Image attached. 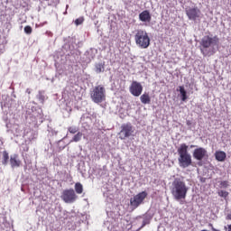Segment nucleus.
I'll list each match as a JSON object with an SVG mask.
<instances>
[{
    "instance_id": "obj_1",
    "label": "nucleus",
    "mask_w": 231,
    "mask_h": 231,
    "mask_svg": "<svg viewBox=\"0 0 231 231\" xmlns=\"http://www.w3.org/2000/svg\"><path fill=\"white\" fill-rule=\"evenodd\" d=\"M219 48L217 36H204L200 41V51L204 57H212Z\"/></svg>"
},
{
    "instance_id": "obj_2",
    "label": "nucleus",
    "mask_w": 231,
    "mask_h": 231,
    "mask_svg": "<svg viewBox=\"0 0 231 231\" xmlns=\"http://www.w3.org/2000/svg\"><path fill=\"white\" fill-rule=\"evenodd\" d=\"M171 192L173 196V199L176 201H180V199H185L187 198V192H189V187L187 184L180 179H175L171 187Z\"/></svg>"
},
{
    "instance_id": "obj_3",
    "label": "nucleus",
    "mask_w": 231,
    "mask_h": 231,
    "mask_svg": "<svg viewBox=\"0 0 231 231\" xmlns=\"http://www.w3.org/2000/svg\"><path fill=\"white\" fill-rule=\"evenodd\" d=\"M179 154L178 162L180 167L182 169H187V167H190L192 165V155L189 153V145L182 143L177 150Z\"/></svg>"
},
{
    "instance_id": "obj_4",
    "label": "nucleus",
    "mask_w": 231,
    "mask_h": 231,
    "mask_svg": "<svg viewBox=\"0 0 231 231\" xmlns=\"http://www.w3.org/2000/svg\"><path fill=\"white\" fill-rule=\"evenodd\" d=\"M134 42L138 48L141 50H147L151 46V38L144 30H137L134 35Z\"/></svg>"
},
{
    "instance_id": "obj_5",
    "label": "nucleus",
    "mask_w": 231,
    "mask_h": 231,
    "mask_svg": "<svg viewBox=\"0 0 231 231\" xmlns=\"http://www.w3.org/2000/svg\"><path fill=\"white\" fill-rule=\"evenodd\" d=\"M90 97L95 104H102L106 100V88L97 86L90 92Z\"/></svg>"
},
{
    "instance_id": "obj_6",
    "label": "nucleus",
    "mask_w": 231,
    "mask_h": 231,
    "mask_svg": "<svg viewBox=\"0 0 231 231\" xmlns=\"http://www.w3.org/2000/svg\"><path fill=\"white\" fill-rule=\"evenodd\" d=\"M147 196V191H143L136 194L135 196L130 199L131 207H133V208H138V207H140V205H142L143 201H145Z\"/></svg>"
},
{
    "instance_id": "obj_7",
    "label": "nucleus",
    "mask_w": 231,
    "mask_h": 231,
    "mask_svg": "<svg viewBox=\"0 0 231 231\" xmlns=\"http://www.w3.org/2000/svg\"><path fill=\"white\" fill-rule=\"evenodd\" d=\"M130 136H134V129L131 125H123L121 126V131L119 132L120 140H125V138H129Z\"/></svg>"
},
{
    "instance_id": "obj_8",
    "label": "nucleus",
    "mask_w": 231,
    "mask_h": 231,
    "mask_svg": "<svg viewBox=\"0 0 231 231\" xmlns=\"http://www.w3.org/2000/svg\"><path fill=\"white\" fill-rule=\"evenodd\" d=\"M78 198L73 189H65L61 194V199L64 200L65 203H75Z\"/></svg>"
},
{
    "instance_id": "obj_9",
    "label": "nucleus",
    "mask_w": 231,
    "mask_h": 231,
    "mask_svg": "<svg viewBox=\"0 0 231 231\" xmlns=\"http://www.w3.org/2000/svg\"><path fill=\"white\" fill-rule=\"evenodd\" d=\"M186 14L189 21H197V19H200L202 16L201 10L198 7H189L186 9Z\"/></svg>"
},
{
    "instance_id": "obj_10",
    "label": "nucleus",
    "mask_w": 231,
    "mask_h": 231,
    "mask_svg": "<svg viewBox=\"0 0 231 231\" xmlns=\"http://www.w3.org/2000/svg\"><path fill=\"white\" fill-rule=\"evenodd\" d=\"M129 91L133 97H140V95H142V91H143V87L142 86V83L133 81L129 87Z\"/></svg>"
},
{
    "instance_id": "obj_11",
    "label": "nucleus",
    "mask_w": 231,
    "mask_h": 231,
    "mask_svg": "<svg viewBox=\"0 0 231 231\" xmlns=\"http://www.w3.org/2000/svg\"><path fill=\"white\" fill-rule=\"evenodd\" d=\"M207 156H208L207 149L203 147L197 148L193 152V158L199 162H201V160L207 158Z\"/></svg>"
},
{
    "instance_id": "obj_12",
    "label": "nucleus",
    "mask_w": 231,
    "mask_h": 231,
    "mask_svg": "<svg viewBox=\"0 0 231 231\" xmlns=\"http://www.w3.org/2000/svg\"><path fill=\"white\" fill-rule=\"evenodd\" d=\"M139 19L140 21H142V23H151V13H149V11L145 10L143 11L140 14H139Z\"/></svg>"
},
{
    "instance_id": "obj_13",
    "label": "nucleus",
    "mask_w": 231,
    "mask_h": 231,
    "mask_svg": "<svg viewBox=\"0 0 231 231\" xmlns=\"http://www.w3.org/2000/svg\"><path fill=\"white\" fill-rule=\"evenodd\" d=\"M10 164L11 167L14 169L15 167H20L21 166V161L17 158V155H11L10 158Z\"/></svg>"
},
{
    "instance_id": "obj_14",
    "label": "nucleus",
    "mask_w": 231,
    "mask_h": 231,
    "mask_svg": "<svg viewBox=\"0 0 231 231\" xmlns=\"http://www.w3.org/2000/svg\"><path fill=\"white\" fill-rule=\"evenodd\" d=\"M215 157L217 162H225V160H226V153L223 151H218L216 152Z\"/></svg>"
},
{
    "instance_id": "obj_15",
    "label": "nucleus",
    "mask_w": 231,
    "mask_h": 231,
    "mask_svg": "<svg viewBox=\"0 0 231 231\" xmlns=\"http://www.w3.org/2000/svg\"><path fill=\"white\" fill-rule=\"evenodd\" d=\"M105 66H106L105 62L96 63V65H95L96 73H104V71L106 70Z\"/></svg>"
},
{
    "instance_id": "obj_16",
    "label": "nucleus",
    "mask_w": 231,
    "mask_h": 231,
    "mask_svg": "<svg viewBox=\"0 0 231 231\" xmlns=\"http://www.w3.org/2000/svg\"><path fill=\"white\" fill-rule=\"evenodd\" d=\"M140 100H141L142 104H151V97L149 96L148 93H143L140 97Z\"/></svg>"
},
{
    "instance_id": "obj_17",
    "label": "nucleus",
    "mask_w": 231,
    "mask_h": 231,
    "mask_svg": "<svg viewBox=\"0 0 231 231\" xmlns=\"http://www.w3.org/2000/svg\"><path fill=\"white\" fill-rule=\"evenodd\" d=\"M179 89L181 95V100L185 102V100H187V91L185 90L184 87H179Z\"/></svg>"
},
{
    "instance_id": "obj_18",
    "label": "nucleus",
    "mask_w": 231,
    "mask_h": 231,
    "mask_svg": "<svg viewBox=\"0 0 231 231\" xmlns=\"http://www.w3.org/2000/svg\"><path fill=\"white\" fill-rule=\"evenodd\" d=\"M8 160H10V156L8 155V152H3V165H8Z\"/></svg>"
},
{
    "instance_id": "obj_19",
    "label": "nucleus",
    "mask_w": 231,
    "mask_h": 231,
    "mask_svg": "<svg viewBox=\"0 0 231 231\" xmlns=\"http://www.w3.org/2000/svg\"><path fill=\"white\" fill-rule=\"evenodd\" d=\"M83 134L82 132H78L77 134H75L70 142H80L82 140Z\"/></svg>"
},
{
    "instance_id": "obj_20",
    "label": "nucleus",
    "mask_w": 231,
    "mask_h": 231,
    "mask_svg": "<svg viewBox=\"0 0 231 231\" xmlns=\"http://www.w3.org/2000/svg\"><path fill=\"white\" fill-rule=\"evenodd\" d=\"M75 191L77 194H82L84 192V188L79 182L75 184Z\"/></svg>"
},
{
    "instance_id": "obj_21",
    "label": "nucleus",
    "mask_w": 231,
    "mask_h": 231,
    "mask_svg": "<svg viewBox=\"0 0 231 231\" xmlns=\"http://www.w3.org/2000/svg\"><path fill=\"white\" fill-rule=\"evenodd\" d=\"M68 131H69V133H70V134H75L76 133L79 132V127H77V126H69L68 128Z\"/></svg>"
},
{
    "instance_id": "obj_22",
    "label": "nucleus",
    "mask_w": 231,
    "mask_h": 231,
    "mask_svg": "<svg viewBox=\"0 0 231 231\" xmlns=\"http://www.w3.org/2000/svg\"><path fill=\"white\" fill-rule=\"evenodd\" d=\"M37 98H38V100L41 104H44L45 97H44V94L42 92H39V94L37 95Z\"/></svg>"
},
{
    "instance_id": "obj_23",
    "label": "nucleus",
    "mask_w": 231,
    "mask_h": 231,
    "mask_svg": "<svg viewBox=\"0 0 231 231\" xmlns=\"http://www.w3.org/2000/svg\"><path fill=\"white\" fill-rule=\"evenodd\" d=\"M218 196H220V198H228V192L226 190H219Z\"/></svg>"
},
{
    "instance_id": "obj_24",
    "label": "nucleus",
    "mask_w": 231,
    "mask_h": 231,
    "mask_svg": "<svg viewBox=\"0 0 231 231\" xmlns=\"http://www.w3.org/2000/svg\"><path fill=\"white\" fill-rule=\"evenodd\" d=\"M220 188H221V189H226V188H228V181H226V180L221 181V182H220Z\"/></svg>"
},
{
    "instance_id": "obj_25",
    "label": "nucleus",
    "mask_w": 231,
    "mask_h": 231,
    "mask_svg": "<svg viewBox=\"0 0 231 231\" xmlns=\"http://www.w3.org/2000/svg\"><path fill=\"white\" fill-rule=\"evenodd\" d=\"M83 23H84V18H78L75 21L76 26H79V25L82 24Z\"/></svg>"
},
{
    "instance_id": "obj_26",
    "label": "nucleus",
    "mask_w": 231,
    "mask_h": 231,
    "mask_svg": "<svg viewBox=\"0 0 231 231\" xmlns=\"http://www.w3.org/2000/svg\"><path fill=\"white\" fill-rule=\"evenodd\" d=\"M24 32H25V33H27V34L32 33V27H30V26H25V27H24Z\"/></svg>"
},
{
    "instance_id": "obj_27",
    "label": "nucleus",
    "mask_w": 231,
    "mask_h": 231,
    "mask_svg": "<svg viewBox=\"0 0 231 231\" xmlns=\"http://www.w3.org/2000/svg\"><path fill=\"white\" fill-rule=\"evenodd\" d=\"M225 230L231 231V225H227V226H225Z\"/></svg>"
},
{
    "instance_id": "obj_28",
    "label": "nucleus",
    "mask_w": 231,
    "mask_h": 231,
    "mask_svg": "<svg viewBox=\"0 0 231 231\" xmlns=\"http://www.w3.org/2000/svg\"><path fill=\"white\" fill-rule=\"evenodd\" d=\"M190 147H191V149H192V148L196 147V145L192 144V145H190Z\"/></svg>"
},
{
    "instance_id": "obj_29",
    "label": "nucleus",
    "mask_w": 231,
    "mask_h": 231,
    "mask_svg": "<svg viewBox=\"0 0 231 231\" xmlns=\"http://www.w3.org/2000/svg\"><path fill=\"white\" fill-rule=\"evenodd\" d=\"M228 219H231V217H230V216H228Z\"/></svg>"
},
{
    "instance_id": "obj_30",
    "label": "nucleus",
    "mask_w": 231,
    "mask_h": 231,
    "mask_svg": "<svg viewBox=\"0 0 231 231\" xmlns=\"http://www.w3.org/2000/svg\"><path fill=\"white\" fill-rule=\"evenodd\" d=\"M28 91V93H30V91L29 90H27Z\"/></svg>"
},
{
    "instance_id": "obj_31",
    "label": "nucleus",
    "mask_w": 231,
    "mask_h": 231,
    "mask_svg": "<svg viewBox=\"0 0 231 231\" xmlns=\"http://www.w3.org/2000/svg\"><path fill=\"white\" fill-rule=\"evenodd\" d=\"M28 91V93H30V91L29 90H27Z\"/></svg>"
}]
</instances>
